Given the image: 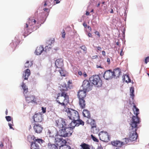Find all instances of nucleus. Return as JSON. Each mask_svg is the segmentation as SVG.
<instances>
[{
    "mask_svg": "<svg viewBox=\"0 0 149 149\" xmlns=\"http://www.w3.org/2000/svg\"><path fill=\"white\" fill-rule=\"evenodd\" d=\"M91 136L93 140L95 141L96 142H98V140L96 137H95L93 135H91Z\"/></svg>",
    "mask_w": 149,
    "mask_h": 149,
    "instance_id": "72a5a7b5",
    "label": "nucleus"
},
{
    "mask_svg": "<svg viewBox=\"0 0 149 149\" xmlns=\"http://www.w3.org/2000/svg\"><path fill=\"white\" fill-rule=\"evenodd\" d=\"M62 149H71L70 146H64L62 147Z\"/></svg>",
    "mask_w": 149,
    "mask_h": 149,
    "instance_id": "c9c22d12",
    "label": "nucleus"
},
{
    "mask_svg": "<svg viewBox=\"0 0 149 149\" xmlns=\"http://www.w3.org/2000/svg\"><path fill=\"white\" fill-rule=\"evenodd\" d=\"M149 62V56L146 57L145 60V63L147 64Z\"/></svg>",
    "mask_w": 149,
    "mask_h": 149,
    "instance_id": "58836bf2",
    "label": "nucleus"
},
{
    "mask_svg": "<svg viewBox=\"0 0 149 149\" xmlns=\"http://www.w3.org/2000/svg\"><path fill=\"white\" fill-rule=\"evenodd\" d=\"M112 145L116 147H120L126 144L125 142H123L118 140L113 141L111 142Z\"/></svg>",
    "mask_w": 149,
    "mask_h": 149,
    "instance_id": "dca6fc26",
    "label": "nucleus"
},
{
    "mask_svg": "<svg viewBox=\"0 0 149 149\" xmlns=\"http://www.w3.org/2000/svg\"><path fill=\"white\" fill-rule=\"evenodd\" d=\"M88 36L89 37H91L92 35L91 33H89L88 34Z\"/></svg>",
    "mask_w": 149,
    "mask_h": 149,
    "instance_id": "864d4df0",
    "label": "nucleus"
},
{
    "mask_svg": "<svg viewBox=\"0 0 149 149\" xmlns=\"http://www.w3.org/2000/svg\"><path fill=\"white\" fill-rule=\"evenodd\" d=\"M89 80L94 85L98 87L102 86V81L98 75H93L89 78Z\"/></svg>",
    "mask_w": 149,
    "mask_h": 149,
    "instance_id": "0eeeda50",
    "label": "nucleus"
},
{
    "mask_svg": "<svg viewBox=\"0 0 149 149\" xmlns=\"http://www.w3.org/2000/svg\"><path fill=\"white\" fill-rule=\"evenodd\" d=\"M51 45H49L48 46H46L45 47V51L46 52L48 51H49V50L51 49Z\"/></svg>",
    "mask_w": 149,
    "mask_h": 149,
    "instance_id": "473e14b6",
    "label": "nucleus"
},
{
    "mask_svg": "<svg viewBox=\"0 0 149 149\" xmlns=\"http://www.w3.org/2000/svg\"><path fill=\"white\" fill-rule=\"evenodd\" d=\"M96 47L97 49V52H98V51H101L102 48L101 47L98 46V47Z\"/></svg>",
    "mask_w": 149,
    "mask_h": 149,
    "instance_id": "79ce46f5",
    "label": "nucleus"
},
{
    "mask_svg": "<svg viewBox=\"0 0 149 149\" xmlns=\"http://www.w3.org/2000/svg\"><path fill=\"white\" fill-rule=\"evenodd\" d=\"M83 24V26L85 28L86 27L87 25L85 23H84Z\"/></svg>",
    "mask_w": 149,
    "mask_h": 149,
    "instance_id": "603ef678",
    "label": "nucleus"
},
{
    "mask_svg": "<svg viewBox=\"0 0 149 149\" xmlns=\"http://www.w3.org/2000/svg\"><path fill=\"white\" fill-rule=\"evenodd\" d=\"M100 5V3H99L97 5V7H98Z\"/></svg>",
    "mask_w": 149,
    "mask_h": 149,
    "instance_id": "0e129e2a",
    "label": "nucleus"
},
{
    "mask_svg": "<svg viewBox=\"0 0 149 149\" xmlns=\"http://www.w3.org/2000/svg\"><path fill=\"white\" fill-rule=\"evenodd\" d=\"M134 114L136 116H133L131 119L130 125V134L128 138L124 139L125 143L127 144L130 142H132L136 141L138 136L136 132L137 127V125L139 123V118L138 116L139 113V110L134 105L132 108Z\"/></svg>",
    "mask_w": 149,
    "mask_h": 149,
    "instance_id": "f257e3e1",
    "label": "nucleus"
},
{
    "mask_svg": "<svg viewBox=\"0 0 149 149\" xmlns=\"http://www.w3.org/2000/svg\"><path fill=\"white\" fill-rule=\"evenodd\" d=\"M47 1H45V4H44V6H45L47 5Z\"/></svg>",
    "mask_w": 149,
    "mask_h": 149,
    "instance_id": "6e6d98bb",
    "label": "nucleus"
},
{
    "mask_svg": "<svg viewBox=\"0 0 149 149\" xmlns=\"http://www.w3.org/2000/svg\"><path fill=\"white\" fill-rule=\"evenodd\" d=\"M26 101L28 103H36L35 96L30 95L29 97H25Z\"/></svg>",
    "mask_w": 149,
    "mask_h": 149,
    "instance_id": "6ab92c4d",
    "label": "nucleus"
},
{
    "mask_svg": "<svg viewBox=\"0 0 149 149\" xmlns=\"http://www.w3.org/2000/svg\"><path fill=\"white\" fill-rule=\"evenodd\" d=\"M78 74L80 75H81L82 74V73L81 71H79L78 72Z\"/></svg>",
    "mask_w": 149,
    "mask_h": 149,
    "instance_id": "4d7b16f0",
    "label": "nucleus"
},
{
    "mask_svg": "<svg viewBox=\"0 0 149 149\" xmlns=\"http://www.w3.org/2000/svg\"><path fill=\"white\" fill-rule=\"evenodd\" d=\"M86 95V91L84 90H80L77 93V97L79 100V105L81 109L85 107L86 104L84 99Z\"/></svg>",
    "mask_w": 149,
    "mask_h": 149,
    "instance_id": "20e7f679",
    "label": "nucleus"
},
{
    "mask_svg": "<svg viewBox=\"0 0 149 149\" xmlns=\"http://www.w3.org/2000/svg\"><path fill=\"white\" fill-rule=\"evenodd\" d=\"M56 1V4L58 3H60V1L59 0H54Z\"/></svg>",
    "mask_w": 149,
    "mask_h": 149,
    "instance_id": "5fc2aeb1",
    "label": "nucleus"
},
{
    "mask_svg": "<svg viewBox=\"0 0 149 149\" xmlns=\"http://www.w3.org/2000/svg\"><path fill=\"white\" fill-rule=\"evenodd\" d=\"M70 123V127H70L71 128L72 130L74 128L75 126H78L79 125H84V122L81 119L79 120H72Z\"/></svg>",
    "mask_w": 149,
    "mask_h": 149,
    "instance_id": "9d476101",
    "label": "nucleus"
},
{
    "mask_svg": "<svg viewBox=\"0 0 149 149\" xmlns=\"http://www.w3.org/2000/svg\"><path fill=\"white\" fill-rule=\"evenodd\" d=\"M44 50V47L43 46L41 45L38 46L35 51L36 54L37 55L40 54Z\"/></svg>",
    "mask_w": 149,
    "mask_h": 149,
    "instance_id": "4be33fe9",
    "label": "nucleus"
},
{
    "mask_svg": "<svg viewBox=\"0 0 149 149\" xmlns=\"http://www.w3.org/2000/svg\"><path fill=\"white\" fill-rule=\"evenodd\" d=\"M67 91V87L64 88H61V93H59L56 98V102L61 106L64 108L69 103V96L66 91Z\"/></svg>",
    "mask_w": 149,
    "mask_h": 149,
    "instance_id": "f03ea898",
    "label": "nucleus"
},
{
    "mask_svg": "<svg viewBox=\"0 0 149 149\" xmlns=\"http://www.w3.org/2000/svg\"><path fill=\"white\" fill-rule=\"evenodd\" d=\"M110 13H113V10L112 9H111V11L110 12Z\"/></svg>",
    "mask_w": 149,
    "mask_h": 149,
    "instance_id": "e2e57ef3",
    "label": "nucleus"
},
{
    "mask_svg": "<svg viewBox=\"0 0 149 149\" xmlns=\"http://www.w3.org/2000/svg\"><path fill=\"white\" fill-rule=\"evenodd\" d=\"M83 75H84V77H86L87 76V74L86 73V72H84V74H83Z\"/></svg>",
    "mask_w": 149,
    "mask_h": 149,
    "instance_id": "3c124183",
    "label": "nucleus"
},
{
    "mask_svg": "<svg viewBox=\"0 0 149 149\" xmlns=\"http://www.w3.org/2000/svg\"><path fill=\"white\" fill-rule=\"evenodd\" d=\"M56 71L59 72L61 75L62 76L65 77V73L64 71L63 70L62 67L56 69Z\"/></svg>",
    "mask_w": 149,
    "mask_h": 149,
    "instance_id": "bb28decb",
    "label": "nucleus"
},
{
    "mask_svg": "<svg viewBox=\"0 0 149 149\" xmlns=\"http://www.w3.org/2000/svg\"><path fill=\"white\" fill-rule=\"evenodd\" d=\"M36 21L35 19L29 18V22L26 23L24 26V29L22 31L23 35L26 37L30 34L33 31L34 26Z\"/></svg>",
    "mask_w": 149,
    "mask_h": 149,
    "instance_id": "7ed1b4c3",
    "label": "nucleus"
},
{
    "mask_svg": "<svg viewBox=\"0 0 149 149\" xmlns=\"http://www.w3.org/2000/svg\"><path fill=\"white\" fill-rule=\"evenodd\" d=\"M113 76V72L111 70L105 71L104 74V77L106 80L111 79Z\"/></svg>",
    "mask_w": 149,
    "mask_h": 149,
    "instance_id": "2eb2a0df",
    "label": "nucleus"
},
{
    "mask_svg": "<svg viewBox=\"0 0 149 149\" xmlns=\"http://www.w3.org/2000/svg\"><path fill=\"white\" fill-rule=\"evenodd\" d=\"M55 140L56 144L60 147L65 146L67 142L65 140L62 138H57Z\"/></svg>",
    "mask_w": 149,
    "mask_h": 149,
    "instance_id": "ddd939ff",
    "label": "nucleus"
},
{
    "mask_svg": "<svg viewBox=\"0 0 149 149\" xmlns=\"http://www.w3.org/2000/svg\"><path fill=\"white\" fill-rule=\"evenodd\" d=\"M0 146L1 147H3V143L1 142H0Z\"/></svg>",
    "mask_w": 149,
    "mask_h": 149,
    "instance_id": "13d9d810",
    "label": "nucleus"
},
{
    "mask_svg": "<svg viewBox=\"0 0 149 149\" xmlns=\"http://www.w3.org/2000/svg\"><path fill=\"white\" fill-rule=\"evenodd\" d=\"M82 87L84 90L88 91L92 89L93 85L88 80H85L83 82Z\"/></svg>",
    "mask_w": 149,
    "mask_h": 149,
    "instance_id": "9b49d317",
    "label": "nucleus"
},
{
    "mask_svg": "<svg viewBox=\"0 0 149 149\" xmlns=\"http://www.w3.org/2000/svg\"><path fill=\"white\" fill-rule=\"evenodd\" d=\"M48 149H58V146L54 144L51 143H48L47 146Z\"/></svg>",
    "mask_w": 149,
    "mask_h": 149,
    "instance_id": "a878e982",
    "label": "nucleus"
},
{
    "mask_svg": "<svg viewBox=\"0 0 149 149\" xmlns=\"http://www.w3.org/2000/svg\"><path fill=\"white\" fill-rule=\"evenodd\" d=\"M113 76L116 77H119L121 73V71L119 68L115 69L113 72Z\"/></svg>",
    "mask_w": 149,
    "mask_h": 149,
    "instance_id": "b1692460",
    "label": "nucleus"
},
{
    "mask_svg": "<svg viewBox=\"0 0 149 149\" xmlns=\"http://www.w3.org/2000/svg\"><path fill=\"white\" fill-rule=\"evenodd\" d=\"M33 65L32 62L27 61L25 64V67L26 68H29L31 67Z\"/></svg>",
    "mask_w": 149,
    "mask_h": 149,
    "instance_id": "c756f323",
    "label": "nucleus"
},
{
    "mask_svg": "<svg viewBox=\"0 0 149 149\" xmlns=\"http://www.w3.org/2000/svg\"><path fill=\"white\" fill-rule=\"evenodd\" d=\"M73 130L71 128L66 126L59 130L58 134L61 137H65L70 136Z\"/></svg>",
    "mask_w": 149,
    "mask_h": 149,
    "instance_id": "39448f33",
    "label": "nucleus"
},
{
    "mask_svg": "<svg viewBox=\"0 0 149 149\" xmlns=\"http://www.w3.org/2000/svg\"><path fill=\"white\" fill-rule=\"evenodd\" d=\"M120 55L121 56H122L124 55V52H123V49H121V50L120 53Z\"/></svg>",
    "mask_w": 149,
    "mask_h": 149,
    "instance_id": "a18cd8bd",
    "label": "nucleus"
},
{
    "mask_svg": "<svg viewBox=\"0 0 149 149\" xmlns=\"http://www.w3.org/2000/svg\"><path fill=\"white\" fill-rule=\"evenodd\" d=\"M72 81L69 80L67 84H64L62 86V88H64L65 87H67V90L68 88H70V85L72 84Z\"/></svg>",
    "mask_w": 149,
    "mask_h": 149,
    "instance_id": "c85d7f7f",
    "label": "nucleus"
},
{
    "mask_svg": "<svg viewBox=\"0 0 149 149\" xmlns=\"http://www.w3.org/2000/svg\"><path fill=\"white\" fill-rule=\"evenodd\" d=\"M100 140L103 141H107L109 140V136L107 132L101 131L99 134Z\"/></svg>",
    "mask_w": 149,
    "mask_h": 149,
    "instance_id": "f8f14e48",
    "label": "nucleus"
},
{
    "mask_svg": "<svg viewBox=\"0 0 149 149\" xmlns=\"http://www.w3.org/2000/svg\"><path fill=\"white\" fill-rule=\"evenodd\" d=\"M31 74L30 70L27 69L24 72L22 76V77L24 80H27L29 76Z\"/></svg>",
    "mask_w": 149,
    "mask_h": 149,
    "instance_id": "412c9836",
    "label": "nucleus"
},
{
    "mask_svg": "<svg viewBox=\"0 0 149 149\" xmlns=\"http://www.w3.org/2000/svg\"><path fill=\"white\" fill-rule=\"evenodd\" d=\"M6 115H7V113H8V111H7V110L6 111Z\"/></svg>",
    "mask_w": 149,
    "mask_h": 149,
    "instance_id": "338daca9",
    "label": "nucleus"
},
{
    "mask_svg": "<svg viewBox=\"0 0 149 149\" xmlns=\"http://www.w3.org/2000/svg\"><path fill=\"white\" fill-rule=\"evenodd\" d=\"M96 68H103V67H102L100 65H96Z\"/></svg>",
    "mask_w": 149,
    "mask_h": 149,
    "instance_id": "49530a36",
    "label": "nucleus"
},
{
    "mask_svg": "<svg viewBox=\"0 0 149 149\" xmlns=\"http://www.w3.org/2000/svg\"><path fill=\"white\" fill-rule=\"evenodd\" d=\"M81 146L83 149H90L89 145L85 143L81 144Z\"/></svg>",
    "mask_w": 149,
    "mask_h": 149,
    "instance_id": "2f4dec72",
    "label": "nucleus"
},
{
    "mask_svg": "<svg viewBox=\"0 0 149 149\" xmlns=\"http://www.w3.org/2000/svg\"><path fill=\"white\" fill-rule=\"evenodd\" d=\"M22 87L24 90L23 93L24 94H25L26 93L28 92V89L26 85L23 82L22 83Z\"/></svg>",
    "mask_w": 149,
    "mask_h": 149,
    "instance_id": "cd10ccee",
    "label": "nucleus"
},
{
    "mask_svg": "<svg viewBox=\"0 0 149 149\" xmlns=\"http://www.w3.org/2000/svg\"><path fill=\"white\" fill-rule=\"evenodd\" d=\"M6 120L8 122L11 120V118L10 116H6Z\"/></svg>",
    "mask_w": 149,
    "mask_h": 149,
    "instance_id": "e433bc0d",
    "label": "nucleus"
},
{
    "mask_svg": "<svg viewBox=\"0 0 149 149\" xmlns=\"http://www.w3.org/2000/svg\"><path fill=\"white\" fill-rule=\"evenodd\" d=\"M33 128L35 132L38 134L41 133L43 129L42 126L38 123L34 124Z\"/></svg>",
    "mask_w": 149,
    "mask_h": 149,
    "instance_id": "4468645a",
    "label": "nucleus"
},
{
    "mask_svg": "<svg viewBox=\"0 0 149 149\" xmlns=\"http://www.w3.org/2000/svg\"><path fill=\"white\" fill-rule=\"evenodd\" d=\"M8 125L10 127V128L11 129H13L14 130L13 128L12 127V125L10 123H8Z\"/></svg>",
    "mask_w": 149,
    "mask_h": 149,
    "instance_id": "c03bdc74",
    "label": "nucleus"
},
{
    "mask_svg": "<svg viewBox=\"0 0 149 149\" xmlns=\"http://www.w3.org/2000/svg\"><path fill=\"white\" fill-rule=\"evenodd\" d=\"M97 149H103V148L102 147L101 145L98 146Z\"/></svg>",
    "mask_w": 149,
    "mask_h": 149,
    "instance_id": "09e8293b",
    "label": "nucleus"
},
{
    "mask_svg": "<svg viewBox=\"0 0 149 149\" xmlns=\"http://www.w3.org/2000/svg\"><path fill=\"white\" fill-rule=\"evenodd\" d=\"M126 77L128 78V81H127V80H126V81L127 82H130L131 81V79L129 78V76L128 75H126Z\"/></svg>",
    "mask_w": 149,
    "mask_h": 149,
    "instance_id": "a19ab883",
    "label": "nucleus"
},
{
    "mask_svg": "<svg viewBox=\"0 0 149 149\" xmlns=\"http://www.w3.org/2000/svg\"><path fill=\"white\" fill-rule=\"evenodd\" d=\"M33 118L34 121L36 122H40L43 120L42 115L40 113L35 114L33 116Z\"/></svg>",
    "mask_w": 149,
    "mask_h": 149,
    "instance_id": "a211bd4d",
    "label": "nucleus"
},
{
    "mask_svg": "<svg viewBox=\"0 0 149 149\" xmlns=\"http://www.w3.org/2000/svg\"><path fill=\"white\" fill-rule=\"evenodd\" d=\"M91 131L94 133H97L98 132V130L97 129L95 121L93 120V122H91Z\"/></svg>",
    "mask_w": 149,
    "mask_h": 149,
    "instance_id": "aec40b11",
    "label": "nucleus"
},
{
    "mask_svg": "<svg viewBox=\"0 0 149 149\" xmlns=\"http://www.w3.org/2000/svg\"><path fill=\"white\" fill-rule=\"evenodd\" d=\"M86 15H89V14H90V13L89 12H86Z\"/></svg>",
    "mask_w": 149,
    "mask_h": 149,
    "instance_id": "bf43d9fd",
    "label": "nucleus"
},
{
    "mask_svg": "<svg viewBox=\"0 0 149 149\" xmlns=\"http://www.w3.org/2000/svg\"><path fill=\"white\" fill-rule=\"evenodd\" d=\"M42 112L43 113H44L46 112V108L45 107H42Z\"/></svg>",
    "mask_w": 149,
    "mask_h": 149,
    "instance_id": "ea45409f",
    "label": "nucleus"
},
{
    "mask_svg": "<svg viewBox=\"0 0 149 149\" xmlns=\"http://www.w3.org/2000/svg\"><path fill=\"white\" fill-rule=\"evenodd\" d=\"M104 3H105V2L104 1V2H103L102 3L103 4H104Z\"/></svg>",
    "mask_w": 149,
    "mask_h": 149,
    "instance_id": "774afa93",
    "label": "nucleus"
},
{
    "mask_svg": "<svg viewBox=\"0 0 149 149\" xmlns=\"http://www.w3.org/2000/svg\"><path fill=\"white\" fill-rule=\"evenodd\" d=\"M95 33L96 34L97 36H99V37H100V33L98 31H95Z\"/></svg>",
    "mask_w": 149,
    "mask_h": 149,
    "instance_id": "37998d69",
    "label": "nucleus"
},
{
    "mask_svg": "<svg viewBox=\"0 0 149 149\" xmlns=\"http://www.w3.org/2000/svg\"><path fill=\"white\" fill-rule=\"evenodd\" d=\"M68 116L71 120H79V119L78 112L75 110L69 109L67 112Z\"/></svg>",
    "mask_w": 149,
    "mask_h": 149,
    "instance_id": "6e6552de",
    "label": "nucleus"
},
{
    "mask_svg": "<svg viewBox=\"0 0 149 149\" xmlns=\"http://www.w3.org/2000/svg\"><path fill=\"white\" fill-rule=\"evenodd\" d=\"M43 9L45 11H47L48 10V8H44Z\"/></svg>",
    "mask_w": 149,
    "mask_h": 149,
    "instance_id": "052dcab7",
    "label": "nucleus"
},
{
    "mask_svg": "<svg viewBox=\"0 0 149 149\" xmlns=\"http://www.w3.org/2000/svg\"><path fill=\"white\" fill-rule=\"evenodd\" d=\"M107 61L108 63L109 64L110 63V60L109 58H107Z\"/></svg>",
    "mask_w": 149,
    "mask_h": 149,
    "instance_id": "8fccbe9b",
    "label": "nucleus"
},
{
    "mask_svg": "<svg viewBox=\"0 0 149 149\" xmlns=\"http://www.w3.org/2000/svg\"><path fill=\"white\" fill-rule=\"evenodd\" d=\"M97 55L95 56H93V58H97Z\"/></svg>",
    "mask_w": 149,
    "mask_h": 149,
    "instance_id": "680f3d73",
    "label": "nucleus"
},
{
    "mask_svg": "<svg viewBox=\"0 0 149 149\" xmlns=\"http://www.w3.org/2000/svg\"><path fill=\"white\" fill-rule=\"evenodd\" d=\"M62 37L63 38H64L65 37V31L64 29H63V31L62 32Z\"/></svg>",
    "mask_w": 149,
    "mask_h": 149,
    "instance_id": "4c0bfd02",
    "label": "nucleus"
},
{
    "mask_svg": "<svg viewBox=\"0 0 149 149\" xmlns=\"http://www.w3.org/2000/svg\"><path fill=\"white\" fill-rule=\"evenodd\" d=\"M56 131L54 129H51L48 130L47 135L50 137H54L56 135Z\"/></svg>",
    "mask_w": 149,
    "mask_h": 149,
    "instance_id": "5701e85b",
    "label": "nucleus"
},
{
    "mask_svg": "<svg viewBox=\"0 0 149 149\" xmlns=\"http://www.w3.org/2000/svg\"><path fill=\"white\" fill-rule=\"evenodd\" d=\"M134 88L132 87H131L130 88V95L131 97H132V99H133L134 97Z\"/></svg>",
    "mask_w": 149,
    "mask_h": 149,
    "instance_id": "7c9ffc66",
    "label": "nucleus"
},
{
    "mask_svg": "<svg viewBox=\"0 0 149 149\" xmlns=\"http://www.w3.org/2000/svg\"><path fill=\"white\" fill-rule=\"evenodd\" d=\"M116 44L117 45H119V42H117L116 43Z\"/></svg>",
    "mask_w": 149,
    "mask_h": 149,
    "instance_id": "69168bd1",
    "label": "nucleus"
},
{
    "mask_svg": "<svg viewBox=\"0 0 149 149\" xmlns=\"http://www.w3.org/2000/svg\"><path fill=\"white\" fill-rule=\"evenodd\" d=\"M102 54L103 56H105L106 53L105 51H103L102 52Z\"/></svg>",
    "mask_w": 149,
    "mask_h": 149,
    "instance_id": "de8ad7c7",
    "label": "nucleus"
},
{
    "mask_svg": "<svg viewBox=\"0 0 149 149\" xmlns=\"http://www.w3.org/2000/svg\"><path fill=\"white\" fill-rule=\"evenodd\" d=\"M80 47L81 49L83 50L85 52V53L86 52L87 48L84 45Z\"/></svg>",
    "mask_w": 149,
    "mask_h": 149,
    "instance_id": "f704fd0d",
    "label": "nucleus"
},
{
    "mask_svg": "<svg viewBox=\"0 0 149 149\" xmlns=\"http://www.w3.org/2000/svg\"><path fill=\"white\" fill-rule=\"evenodd\" d=\"M55 126L61 129L67 126L65 120L61 118L57 119L55 120Z\"/></svg>",
    "mask_w": 149,
    "mask_h": 149,
    "instance_id": "1a4fd4ad",
    "label": "nucleus"
},
{
    "mask_svg": "<svg viewBox=\"0 0 149 149\" xmlns=\"http://www.w3.org/2000/svg\"><path fill=\"white\" fill-rule=\"evenodd\" d=\"M31 139L33 141L31 144V149H40L37 143L41 144L43 143V140L41 139H36L34 135L31 136Z\"/></svg>",
    "mask_w": 149,
    "mask_h": 149,
    "instance_id": "423d86ee",
    "label": "nucleus"
},
{
    "mask_svg": "<svg viewBox=\"0 0 149 149\" xmlns=\"http://www.w3.org/2000/svg\"><path fill=\"white\" fill-rule=\"evenodd\" d=\"M83 116L88 118H90V115L89 112L86 109H84L83 110Z\"/></svg>",
    "mask_w": 149,
    "mask_h": 149,
    "instance_id": "393cba45",
    "label": "nucleus"
},
{
    "mask_svg": "<svg viewBox=\"0 0 149 149\" xmlns=\"http://www.w3.org/2000/svg\"><path fill=\"white\" fill-rule=\"evenodd\" d=\"M56 69L62 68L63 66V60L62 58L57 59L55 62Z\"/></svg>",
    "mask_w": 149,
    "mask_h": 149,
    "instance_id": "f3484780",
    "label": "nucleus"
}]
</instances>
